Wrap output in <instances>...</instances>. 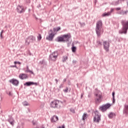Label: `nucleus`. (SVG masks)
Masks as SVG:
<instances>
[{"instance_id": "obj_1", "label": "nucleus", "mask_w": 128, "mask_h": 128, "mask_svg": "<svg viewBox=\"0 0 128 128\" xmlns=\"http://www.w3.org/2000/svg\"><path fill=\"white\" fill-rule=\"evenodd\" d=\"M96 32L98 38H100V36L104 34V29H102V21L98 20L96 23Z\"/></svg>"}, {"instance_id": "obj_2", "label": "nucleus", "mask_w": 128, "mask_h": 128, "mask_svg": "<svg viewBox=\"0 0 128 128\" xmlns=\"http://www.w3.org/2000/svg\"><path fill=\"white\" fill-rule=\"evenodd\" d=\"M70 38H72V36H70V34H66L62 35L60 36H58L56 39V40L58 42H68Z\"/></svg>"}, {"instance_id": "obj_3", "label": "nucleus", "mask_w": 128, "mask_h": 128, "mask_svg": "<svg viewBox=\"0 0 128 128\" xmlns=\"http://www.w3.org/2000/svg\"><path fill=\"white\" fill-rule=\"evenodd\" d=\"M62 102L58 100H55L50 102V106L52 108L60 109L62 108Z\"/></svg>"}, {"instance_id": "obj_4", "label": "nucleus", "mask_w": 128, "mask_h": 128, "mask_svg": "<svg viewBox=\"0 0 128 128\" xmlns=\"http://www.w3.org/2000/svg\"><path fill=\"white\" fill-rule=\"evenodd\" d=\"M121 24L122 25V30H119V34H126L128 30V21L125 22L124 20H122Z\"/></svg>"}, {"instance_id": "obj_5", "label": "nucleus", "mask_w": 128, "mask_h": 128, "mask_svg": "<svg viewBox=\"0 0 128 128\" xmlns=\"http://www.w3.org/2000/svg\"><path fill=\"white\" fill-rule=\"evenodd\" d=\"M95 96V102L98 104L102 102V94L100 91H96L94 94Z\"/></svg>"}, {"instance_id": "obj_6", "label": "nucleus", "mask_w": 128, "mask_h": 128, "mask_svg": "<svg viewBox=\"0 0 128 128\" xmlns=\"http://www.w3.org/2000/svg\"><path fill=\"white\" fill-rule=\"evenodd\" d=\"M94 114L95 116L94 118V122L98 124V122H100V112H98V110L94 112Z\"/></svg>"}, {"instance_id": "obj_7", "label": "nucleus", "mask_w": 128, "mask_h": 128, "mask_svg": "<svg viewBox=\"0 0 128 128\" xmlns=\"http://www.w3.org/2000/svg\"><path fill=\"white\" fill-rule=\"evenodd\" d=\"M58 52H54L52 54H50L49 60L50 62H56V58H58Z\"/></svg>"}, {"instance_id": "obj_8", "label": "nucleus", "mask_w": 128, "mask_h": 128, "mask_svg": "<svg viewBox=\"0 0 128 128\" xmlns=\"http://www.w3.org/2000/svg\"><path fill=\"white\" fill-rule=\"evenodd\" d=\"M36 42V37L32 36H29L28 38H26V44H28V46L30 44V42Z\"/></svg>"}, {"instance_id": "obj_9", "label": "nucleus", "mask_w": 128, "mask_h": 128, "mask_svg": "<svg viewBox=\"0 0 128 128\" xmlns=\"http://www.w3.org/2000/svg\"><path fill=\"white\" fill-rule=\"evenodd\" d=\"M103 46L104 50L106 52H110V42L108 41H104L103 42Z\"/></svg>"}, {"instance_id": "obj_10", "label": "nucleus", "mask_w": 128, "mask_h": 128, "mask_svg": "<svg viewBox=\"0 0 128 128\" xmlns=\"http://www.w3.org/2000/svg\"><path fill=\"white\" fill-rule=\"evenodd\" d=\"M110 104H106L105 105H103L102 106H101L100 108V110H101L102 112H106V110H108V108H109L110 106Z\"/></svg>"}, {"instance_id": "obj_11", "label": "nucleus", "mask_w": 128, "mask_h": 128, "mask_svg": "<svg viewBox=\"0 0 128 128\" xmlns=\"http://www.w3.org/2000/svg\"><path fill=\"white\" fill-rule=\"evenodd\" d=\"M16 10L18 12L19 14H22V12H26L24 8L22 6L20 5L17 6Z\"/></svg>"}, {"instance_id": "obj_12", "label": "nucleus", "mask_w": 128, "mask_h": 128, "mask_svg": "<svg viewBox=\"0 0 128 128\" xmlns=\"http://www.w3.org/2000/svg\"><path fill=\"white\" fill-rule=\"evenodd\" d=\"M10 82H11L12 84L15 86H18L20 84V82L18 80L16 79L12 78L10 80Z\"/></svg>"}, {"instance_id": "obj_13", "label": "nucleus", "mask_w": 128, "mask_h": 128, "mask_svg": "<svg viewBox=\"0 0 128 128\" xmlns=\"http://www.w3.org/2000/svg\"><path fill=\"white\" fill-rule=\"evenodd\" d=\"M54 33H50L49 34L48 36L46 38V40H50V42H52L54 38Z\"/></svg>"}, {"instance_id": "obj_14", "label": "nucleus", "mask_w": 128, "mask_h": 128, "mask_svg": "<svg viewBox=\"0 0 128 128\" xmlns=\"http://www.w3.org/2000/svg\"><path fill=\"white\" fill-rule=\"evenodd\" d=\"M34 84V86H38V83L28 82H26V84H24V86H32Z\"/></svg>"}, {"instance_id": "obj_15", "label": "nucleus", "mask_w": 128, "mask_h": 128, "mask_svg": "<svg viewBox=\"0 0 128 128\" xmlns=\"http://www.w3.org/2000/svg\"><path fill=\"white\" fill-rule=\"evenodd\" d=\"M19 78L20 80H26V78H28V74H20L19 75Z\"/></svg>"}, {"instance_id": "obj_16", "label": "nucleus", "mask_w": 128, "mask_h": 128, "mask_svg": "<svg viewBox=\"0 0 128 128\" xmlns=\"http://www.w3.org/2000/svg\"><path fill=\"white\" fill-rule=\"evenodd\" d=\"M58 120V118L56 116H54L51 118V122H56Z\"/></svg>"}, {"instance_id": "obj_17", "label": "nucleus", "mask_w": 128, "mask_h": 128, "mask_svg": "<svg viewBox=\"0 0 128 128\" xmlns=\"http://www.w3.org/2000/svg\"><path fill=\"white\" fill-rule=\"evenodd\" d=\"M8 122H10V124H11V126H14V120L13 118L10 117L8 119Z\"/></svg>"}, {"instance_id": "obj_18", "label": "nucleus", "mask_w": 128, "mask_h": 128, "mask_svg": "<svg viewBox=\"0 0 128 128\" xmlns=\"http://www.w3.org/2000/svg\"><path fill=\"white\" fill-rule=\"evenodd\" d=\"M123 112L124 114H126V116H128V105H125Z\"/></svg>"}, {"instance_id": "obj_19", "label": "nucleus", "mask_w": 128, "mask_h": 128, "mask_svg": "<svg viewBox=\"0 0 128 128\" xmlns=\"http://www.w3.org/2000/svg\"><path fill=\"white\" fill-rule=\"evenodd\" d=\"M88 114L84 113L82 116V120H86L87 118H88Z\"/></svg>"}, {"instance_id": "obj_20", "label": "nucleus", "mask_w": 128, "mask_h": 128, "mask_svg": "<svg viewBox=\"0 0 128 128\" xmlns=\"http://www.w3.org/2000/svg\"><path fill=\"white\" fill-rule=\"evenodd\" d=\"M114 116H116V114L114 113L110 112L108 114V118H112Z\"/></svg>"}, {"instance_id": "obj_21", "label": "nucleus", "mask_w": 128, "mask_h": 128, "mask_svg": "<svg viewBox=\"0 0 128 128\" xmlns=\"http://www.w3.org/2000/svg\"><path fill=\"white\" fill-rule=\"evenodd\" d=\"M116 94V93L114 92H113L112 93V104H114L116 102V99L114 98V95Z\"/></svg>"}, {"instance_id": "obj_22", "label": "nucleus", "mask_w": 128, "mask_h": 128, "mask_svg": "<svg viewBox=\"0 0 128 128\" xmlns=\"http://www.w3.org/2000/svg\"><path fill=\"white\" fill-rule=\"evenodd\" d=\"M26 70H26V72H30V74H34V72H32V71L30 70V68H28V66H26Z\"/></svg>"}, {"instance_id": "obj_23", "label": "nucleus", "mask_w": 128, "mask_h": 128, "mask_svg": "<svg viewBox=\"0 0 128 128\" xmlns=\"http://www.w3.org/2000/svg\"><path fill=\"white\" fill-rule=\"evenodd\" d=\"M110 16V12H109L107 13L104 12L102 14V16Z\"/></svg>"}, {"instance_id": "obj_24", "label": "nucleus", "mask_w": 128, "mask_h": 128, "mask_svg": "<svg viewBox=\"0 0 128 128\" xmlns=\"http://www.w3.org/2000/svg\"><path fill=\"white\" fill-rule=\"evenodd\" d=\"M118 14H122V16H124V14H128V12H122V11L121 12H118Z\"/></svg>"}, {"instance_id": "obj_25", "label": "nucleus", "mask_w": 128, "mask_h": 128, "mask_svg": "<svg viewBox=\"0 0 128 128\" xmlns=\"http://www.w3.org/2000/svg\"><path fill=\"white\" fill-rule=\"evenodd\" d=\"M22 104L23 106H30V104H28V102L26 101H24V102H22Z\"/></svg>"}, {"instance_id": "obj_26", "label": "nucleus", "mask_w": 128, "mask_h": 128, "mask_svg": "<svg viewBox=\"0 0 128 128\" xmlns=\"http://www.w3.org/2000/svg\"><path fill=\"white\" fill-rule=\"evenodd\" d=\"M72 52H76V46H72Z\"/></svg>"}, {"instance_id": "obj_27", "label": "nucleus", "mask_w": 128, "mask_h": 128, "mask_svg": "<svg viewBox=\"0 0 128 128\" xmlns=\"http://www.w3.org/2000/svg\"><path fill=\"white\" fill-rule=\"evenodd\" d=\"M60 30V27H57L56 28H54V32H58V30Z\"/></svg>"}, {"instance_id": "obj_28", "label": "nucleus", "mask_w": 128, "mask_h": 128, "mask_svg": "<svg viewBox=\"0 0 128 128\" xmlns=\"http://www.w3.org/2000/svg\"><path fill=\"white\" fill-rule=\"evenodd\" d=\"M96 44L98 46H102V42H100V41L98 40L96 41Z\"/></svg>"}, {"instance_id": "obj_29", "label": "nucleus", "mask_w": 128, "mask_h": 128, "mask_svg": "<svg viewBox=\"0 0 128 128\" xmlns=\"http://www.w3.org/2000/svg\"><path fill=\"white\" fill-rule=\"evenodd\" d=\"M6 94H8L10 96H12V93L10 92H6Z\"/></svg>"}, {"instance_id": "obj_30", "label": "nucleus", "mask_w": 128, "mask_h": 128, "mask_svg": "<svg viewBox=\"0 0 128 128\" xmlns=\"http://www.w3.org/2000/svg\"><path fill=\"white\" fill-rule=\"evenodd\" d=\"M38 40H42V35L40 34H38V36H37Z\"/></svg>"}, {"instance_id": "obj_31", "label": "nucleus", "mask_w": 128, "mask_h": 128, "mask_svg": "<svg viewBox=\"0 0 128 128\" xmlns=\"http://www.w3.org/2000/svg\"><path fill=\"white\" fill-rule=\"evenodd\" d=\"M68 60V56H64L63 58L62 62H64Z\"/></svg>"}, {"instance_id": "obj_32", "label": "nucleus", "mask_w": 128, "mask_h": 128, "mask_svg": "<svg viewBox=\"0 0 128 128\" xmlns=\"http://www.w3.org/2000/svg\"><path fill=\"white\" fill-rule=\"evenodd\" d=\"M118 4H120V2L119 1H117V2H116L114 3V6H118Z\"/></svg>"}, {"instance_id": "obj_33", "label": "nucleus", "mask_w": 128, "mask_h": 128, "mask_svg": "<svg viewBox=\"0 0 128 128\" xmlns=\"http://www.w3.org/2000/svg\"><path fill=\"white\" fill-rule=\"evenodd\" d=\"M114 10V8H112L110 12H110V14H112V12H113Z\"/></svg>"}, {"instance_id": "obj_34", "label": "nucleus", "mask_w": 128, "mask_h": 128, "mask_svg": "<svg viewBox=\"0 0 128 128\" xmlns=\"http://www.w3.org/2000/svg\"><path fill=\"white\" fill-rule=\"evenodd\" d=\"M63 90L64 92H68V88L66 87V88L65 90Z\"/></svg>"}, {"instance_id": "obj_35", "label": "nucleus", "mask_w": 128, "mask_h": 128, "mask_svg": "<svg viewBox=\"0 0 128 128\" xmlns=\"http://www.w3.org/2000/svg\"><path fill=\"white\" fill-rule=\"evenodd\" d=\"M2 34H4V30H2L0 32V38H4V37H2Z\"/></svg>"}, {"instance_id": "obj_36", "label": "nucleus", "mask_w": 128, "mask_h": 128, "mask_svg": "<svg viewBox=\"0 0 128 128\" xmlns=\"http://www.w3.org/2000/svg\"><path fill=\"white\" fill-rule=\"evenodd\" d=\"M70 111L71 112H72V114H74V112H76L75 110H74V108H71L70 110Z\"/></svg>"}, {"instance_id": "obj_37", "label": "nucleus", "mask_w": 128, "mask_h": 128, "mask_svg": "<svg viewBox=\"0 0 128 128\" xmlns=\"http://www.w3.org/2000/svg\"><path fill=\"white\" fill-rule=\"evenodd\" d=\"M60 88H64V84H60L59 86Z\"/></svg>"}, {"instance_id": "obj_38", "label": "nucleus", "mask_w": 128, "mask_h": 128, "mask_svg": "<svg viewBox=\"0 0 128 128\" xmlns=\"http://www.w3.org/2000/svg\"><path fill=\"white\" fill-rule=\"evenodd\" d=\"M115 10L117 11L120 10L121 8H115Z\"/></svg>"}, {"instance_id": "obj_39", "label": "nucleus", "mask_w": 128, "mask_h": 128, "mask_svg": "<svg viewBox=\"0 0 128 128\" xmlns=\"http://www.w3.org/2000/svg\"><path fill=\"white\" fill-rule=\"evenodd\" d=\"M32 124L33 126H36V122L32 121Z\"/></svg>"}, {"instance_id": "obj_40", "label": "nucleus", "mask_w": 128, "mask_h": 128, "mask_svg": "<svg viewBox=\"0 0 128 128\" xmlns=\"http://www.w3.org/2000/svg\"><path fill=\"white\" fill-rule=\"evenodd\" d=\"M14 64H20V62H14Z\"/></svg>"}, {"instance_id": "obj_41", "label": "nucleus", "mask_w": 128, "mask_h": 128, "mask_svg": "<svg viewBox=\"0 0 128 128\" xmlns=\"http://www.w3.org/2000/svg\"><path fill=\"white\" fill-rule=\"evenodd\" d=\"M17 128H24V126L21 125V126H18Z\"/></svg>"}, {"instance_id": "obj_42", "label": "nucleus", "mask_w": 128, "mask_h": 128, "mask_svg": "<svg viewBox=\"0 0 128 128\" xmlns=\"http://www.w3.org/2000/svg\"><path fill=\"white\" fill-rule=\"evenodd\" d=\"M72 63L76 64V60H73Z\"/></svg>"}, {"instance_id": "obj_43", "label": "nucleus", "mask_w": 128, "mask_h": 128, "mask_svg": "<svg viewBox=\"0 0 128 128\" xmlns=\"http://www.w3.org/2000/svg\"><path fill=\"white\" fill-rule=\"evenodd\" d=\"M12 68H18V67H16V65L12 66Z\"/></svg>"}, {"instance_id": "obj_44", "label": "nucleus", "mask_w": 128, "mask_h": 128, "mask_svg": "<svg viewBox=\"0 0 128 128\" xmlns=\"http://www.w3.org/2000/svg\"><path fill=\"white\" fill-rule=\"evenodd\" d=\"M66 82V78L64 79L63 82Z\"/></svg>"}, {"instance_id": "obj_45", "label": "nucleus", "mask_w": 128, "mask_h": 128, "mask_svg": "<svg viewBox=\"0 0 128 128\" xmlns=\"http://www.w3.org/2000/svg\"><path fill=\"white\" fill-rule=\"evenodd\" d=\"M55 81L56 82V84H58V80H57V79H56V80H55Z\"/></svg>"}, {"instance_id": "obj_46", "label": "nucleus", "mask_w": 128, "mask_h": 128, "mask_svg": "<svg viewBox=\"0 0 128 128\" xmlns=\"http://www.w3.org/2000/svg\"><path fill=\"white\" fill-rule=\"evenodd\" d=\"M58 128H64V126H59Z\"/></svg>"}, {"instance_id": "obj_47", "label": "nucleus", "mask_w": 128, "mask_h": 128, "mask_svg": "<svg viewBox=\"0 0 128 128\" xmlns=\"http://www.w3.org/2000/svg\"><path fill=\"white\" fill-rule=\"evenodd\" d=\"M40 128H44V126H42L40 127Z\"/></svg>"}, {"instance_id": "obj_48", "label": "nucleus", "mask_w": 128, "mask_h": 128, "mask_svg": "<svg viewBox=\"0 0 128 128\" xmlns=\"http://www.w3.org/2000/svg\"><path fill=\"white\" fill-rule=\"evenodd\" d=\"M124 0H120L121 2H124Z\"/></svg>"}, {"instance_id": "obj_49", "label": "nucleus", "mask_w": 128, "mask_h": 128, "mask_svg": "<svg viewBox=\"0 0 128 128\" xmlns=\"http://www.w3.org/2000/svg\"><path fill=\"white\" fill-rule=\"evenodd\" d=\"M28 2H30V0H28Z\"/></svg>"}, {"instance_id": "obj_50", "label": "nucleus", "mask_w": 128, "mask_h": 128, "mask_svg": "<svg viewBox=\"0 0 128 128\" xmlns=\"http://www.w3.org/2000/svg\"><path fill=\"white\" fill-rule=\"evenodd\" d=\"M28 112H30V109L29 108H28Z\"/></svg>"}, {"instance_id": "obj_51", "label": "nucleus", "mask_w": 128, "mask_h": 128, "mask_svg": "<svg viewBox=\"0 0 128 128\" xmlns=\"http://www.w3.org/2000/svg\"><path fill=\"white\" fill-rule=\"evenodd\" d=\"M81 98H82V95L81 96Z\"/></svg>"}, {"instance_id": "obj_52", "label": "nucleus", "mask_w": 128, "mask_h": 128, "mask_svg": "<svg viewBox=\"0 0 128 128\" xmlns=\"http://www.w3.org/2000/svg\"><path fill=\"white\" fill-rule=\"evenodd\" d=\"M50 32H52V30H50Z\"/></svg>"}]
</instances>
